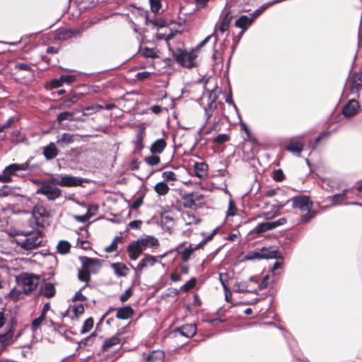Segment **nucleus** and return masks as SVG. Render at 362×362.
Instances as JSON below:
<instances>
[{"label":"nucleus","mask_w":362,"mask_h":362,"mask_svg":"<svg viewBox=\"0 0 362 362\" xmlns=\"http://www.w3.org/2000/svg\"><path fill=\"white\" fill-rule=\"evenodd\" d=\"M83 183L82 179L67 175H60L40 182V186L36 194L45 195L48 200H55L61 196V189L54 185L62 187H76Z\"/></svg>","instance_id":"obj_1"},{"label":"nucleus","mask_w":362,"mask_h":362,"mask_svg":"<svg viewBox=\"0 0 362 362\" xmlns=\"http://www.w3.org/2000/svg\"><path fill=\"white\" fill-rule=\"evenodd\" d=\"M214 39V43L218 41L217 36L214 33L207 36L194 49L187 52L180 49L173 50V56L175 60L182 66L192 68L197 65L196 59L198 57L199 50L211 39Z\"/></svg>","instance_id":"obj_2"},{"label":"nucleus","mask_w":362,"mask_h":362,"mask_svg":"<svg viewBox=\"0 0 362 362\" xmlns=\"http://www.w3.org/2000/svg\"><path fill=\"white\" fill-rule=\"evenodd\" d=\"M42 241L43 237L39 230L20 232L15 237L16 243L25 250H32L39 247Z\"/></svg>","instance_id":"obj_3"},{"label":"nucleus","mask_w":362,"mask_h":362,"mask_svg":"<svg viewBox=\"0 0 362 362\" xmlns=\"http://www.w3.org/2000/svg\"><path fill=\"white\" fill-rule=\"evenodd\" d=\"M158 245V240L153 236L138 239L128 246L127 252L129 257L132 260H136L147 247L157 246Z\"/></svg>","instance_id":"obj_4"},{"label":"nucleus","mask_w":362,"mask_h":362,"mask_svg":"<svg viewBox=\"0 0 362 362\" xmlns=\"http://www.w3.org/2000/svg\"><path fill=\"white\" fill-rule=\"evenodd\" d=\"M16 283L18 287L21 288L24 294L28 295L36 289L40 283V276L22 273L16 276Z\"/></svg>","instance_id":"obj_5"},{"label":"nucleus","mask_w":362,"mask_h":362,"mask_svg":"<svg viewBox=\"0 0 362 362\" xmlns=\"http://www.w3.org/2000/svg\"><path fill=\"white\" fill-rule=\"evenodd\" d=\"M83 268L78 272V279L85 282L90 280V273L95 272L100 267L99 261L87 257H81Z\"/></svg>","instance_id":"obj_6"},{"label":"nucleus","mask_w":362,"mask_h":362,"mask_svg":"<svg viewBox=\"0 0 362 362\" xmlns=\"http://www.w3.org/2000/svg\"><path fill=\"white\" fill-rule=\"evenodd\" d=\"M30 168L29 162H25L21 164L13 163L5 168L2 174L0 175L1 182H12V175L20 176L18 173V171L28 170Z\"/></svg>","instance_id":"obj_7"},{"label":"nucleus","mask_w":362,"mask_h":362,"mask_svg":"<svg viewBox=\"0 0 362 362\" xmlns=\"http://www.w3.org/2000/svg\"><path fill=\"white\" fill-rule=\"evenodd\" d=\"M216 99L217 95L214 90H206L202 95L201 100L206 115V121L212 116L216 108Z\"/></svg>","instance_id":"obj_8"},{"label":"nucleus","mask_w":362,"mask_h":362,"mask_svg":"<svg viewBox=\"0 0 362 362\" xmlns=\"http://www.w3.org/2000/svg\"><path fill=\"white\" fill-rule=\"evenodd\" d=\"M278 254L279 252L276 250L262 247L249 252L246 256V259L250 260L255 259H276L278 257Z\"/></svg>","instance_id":"obj_9"},{"label":"nucleus","mask_w":362,"mask_h":362,"mask_svg":"<svg viewBox=\"0 0 362 362\" xmlns=\"http://www.w3.org/2000/svg\"><path fill=\"white\" fill-rule=\"evenodd\" d=\"M98 20H90L87 25H84L83 27L79 30H59L57 35L56 37L59 40H66L67 39L71 38L74 35H79L82 32L84 31V30L90 28L92 25L95 24Z\"/></svg>","instance_id":"obj_10"},{"label":"nucleus","mask_w":362,"mask_h":362,"mask_svg":"<svg viewBox=\"0 0 362 362\" xmlns=\"http://www.w3.org/2000/svg\"><path fill=\"white\" fill-rule=\"evenodd\" d=\"M291 201L293 208L298 209L302 212L308 211L312 207V202L306 196L295 197Z\"/></svg>","instance_id":"obj_11"},{"label":"nucleus","mask_w":362,"mask_h":362,"mask_svg":"<svg viewBox=\"0 0 362 362\" xmlns=\"http://www.w3.org/2000/svg\"><path fill=\"white\" fill-rule=\"evenodd\" d=\"M286 222L285 218H281L272 222H264L259 223L254 229L255 233H261L276 228L280 226L284 225Z\"/></svg>","instance_id":"obj_12"},{"label":"nucleus","mask_w":362,"mask_h":362,"mask_svg":"<svg viewBox=\"0 0 362 362\" xmlns=\"http://www.w3.org/2000/svg\"><path fill=\"white\" fill-rule=\"evenodd\" d=\"M349 89L352 94L358 95L362 88V74L356 73L349 79Z\"/></svg>","instance_id":"obj_13"},{"label":"nucleus","mask_w":362,"mask_h":362,"mask_svg":"<svg viewBox=\"0 0 362 362\" xmlns=\"http://www.w3.org/2000/svg\"><path fill=\"white\" fill-rule=\"evenodd\" d=\"M360 105L358 102L352 99L350 100L342 110V114L345 117L349 118L356 115L358 111Z\"/></svg>","instance_id":"obj_14"},{"label":"nucleus","mask_w":362,"mask_h":362,"mask_svg":"<svg viewBox=\"0 0 362 362\" xmlns=\"http://www.w3.org/2000/svg\"><path fill=\"white\" fill-rule=\"evenodd\" d=\"M255 283L250 278L247 281L237 282L234 284V291L237 293H256L257 290L250 286V284Z\"/></svg>","instance_id":"obj_15"},{"label":"nucleus","mask_w":362,"mask_h":362,"mask_svg":"<svg viewBox=\"0 0 362 362\" xmlns=\"http://www.w3.org/2000/svg\"><path fill=\"white\" fill-rule=\"evenodd\" d=\"M253 23L252 18L250 17V16L243 15L238 18L235 22V25L236 27L240 28L243 29L240 34V37L243 34L245 30Z\"/></svg>","instance_id":"obj_16"},{"label":"nucleus","mask_w":362,"mask_h":362,"mask_svg":"<svg viewBox=\"0 0 362 362\" xmlns=\"http://www.w3.org/2000/svg\"><path fill=\"white\" fill-rule=\"evenodd\" d=\"M177 332L186 337H192L197 332V327L193 324H187L177 329Z\"/></svg>","instance_id":"obj_17"},{"label":"nucleus","mask_w":362,"mask_h":362,"mask_svg":"<svg viewBox=\"0 0 362 362\" xmlns=\"http://www.w3.org/2000/svg\"><path fill=\"white\" fill-rule=\"evenodd\" d=\"M43 155L47 160H52L58 155V150L54 143L50 142L43 148Z\"/></svg>","instance_id":"obj_18"},{"label":"nucleus","mask_w":362,"mask_h":362,"mask_svg":"<svg viewBox=\"0 0 362 362\" xmlns=\"http://www.w3.org/2000/svg\"><path fill=\"white\" fill-rule=\"evenodd\" d=\"M166 145L164 139H158L151 144L150 151L152 154H160L164 151Z\"/></svg>","instance_id":"obj_19"},{"label":"nucleus","mask_w":362,"mask_h":362,"mask_svg":"<svg viewBox=\"0 0 362 362\" xmlns=\"http://www.w3.org/2000/svg\"><path fill=\"white\" fill-rule=\"evenodd\" d=\"M133 308L129 305H127L117 309L116 317L120 320H127L128 318H130L133 315Z\"/></svg>","instance_id":"obj_20"},{"label":"nucleus","mask_w":362,"mask_h":362,"mask_svg":"<svg viewBox=\"0 0 362 362\" xmlns=\"http://www.w3.org/2000/svg\"><path fill=\"white\" fill-rule=\"evenodd\" d=\"M288 202H289V200L281 201L279 204H274L272 206V211L264 212L261 216L267 220L272 219L276 216L278 211L280 210L284 205H286Z\"/></svg>","instance_id":"obj_21"},{"label":"nucleus","mask_w":362,"mask_h":362,"mask_svg":"<svg viewBox=\"0 0 362 362\" xmlns=\"http://www.w3.org/2000/svg\"><path fill=\"white\" fill-rule=\"evenodd\" d=\"M195 175L199 178H203L207 175L208 165L204 162H196L194 165Z\"/></svg>","instance_id":"obj_22"},{"label":"nucleus","mask_w":362,"mask_h":362,"mask_svg":"<svg viewBox=\"0 0 362 362\" xmlns=\"http://www.w3.org/2000/svg\"><path fill=\"white\" fill-rule=\"evenodd\" d=\"M67 315H70L71 318H78L84 313V307L82 304H74L69 307L66 311Z\"/></svg>","instance_id":"obj_23"},{"label":"nucleus","mask_w":362,"mask_h":362,"mask_svg":"<svg viewBox=\"0 0 362 362\" xmlns=\"http://www.w3.org/2000/svg\"><path fill=\"white\" fill-rule=\"evenodd\" d=\"M305 144L302 141H291L286 146V149L298 156L302 152Z\"/></svg>","instance_id":"obj_24"},{"label":"nucleus","mask_w":362,"mask_h":362,"mask_svg":"<svg viewBox=\"0 0 362 362\" xmlns=\"http://www.w3.org/2000/svg\"><path fill=\"white\" fill-rule=\"evenodd\" d=\"M111 267L117 276H126L129 272L127 267L122 262L112 263Z\"/></svg>","instance_id":"obj_25"},{"label":"nucleus","mask_w":362,"mask_h":362,"mask_svg":"<svg viewBox=\"0 0 362 362\" xmlns=\"http://www.w3.org/2000/svg\"><path fill=\"white\" fill-rule=\"evenodd\" d=\"M165 354L161 350L151 351L146 358V362H164Z\"/></svg>","instance_id":"obj_26"},{"label":"nucleus","mask_w":362,"mask_h":362,"mask_svg":"<svg viewBox=\"0 0 362 362\" xmlns=\"http://www.w3.org/2000/svg\"><path fill=\"white\" fill-rule=\"evenodd\" d=\"M56 289L54 286L51 283H45L40 287V293L47 297L52 298L55 295Z\"/></svg>","instance_id":"obj_27"},{"label":"nucleus","mask_w":362,"mask_h":362,"mask_svg":"<svg viewBox=\"0 0 362 362\" xmlns=\"http://www.w3.org/2000/svg\"><path fill=\"white\" fill-rule=\"evenodd\" d=\"M75 135L69 133H63L61 136H58L57 139V144L64 147L66 145L74 143Z\"/></svg>","instance_id":"obj_28"},{"label":"nucleus","mask_w":362,"mask_h":362,"mask_svg":"<svg viewBox=\"0 0 362 362\" xmlns=\"http://www.w3.org/2000/svg\"><path fill=\"white\" fill-rule=\"evenodd\" d=\"M156 257L151 255H146L137 265L136 269L139 272L148 267H152L156 263Z\"/></svg>","instance_id":"obj_29"},{"label":"nucleus","mask_w":362,"mask_h":362,"mask_svg":"<svg viewBox=\"0 0 362 362\" xmlns=\"http://www.w3.org/2000/svg\"><path fill=\"white\" fill-rule=\"evenodd\" d=\"M33 216L37 220L36 222L39 223L40 218L48 216V211L42 205L35 206L33 210Z\"/></svg>","instance_id":"obj_30"},{"label":"nucleus","mask_w":362,"mask_h":362,"mask_svg":"<svg viewBox=\"0 0 362 362\" xmlns=\"http://www.w3.org/2000/svg\"><path fill=\"white\" fill-rule=\"evenodd\" d=\"M145 127L144 125H141L136 135V139L134 143L136 148L139 150H141L144 148L143 140L145 134Z\"/></svg>","instance_id":"obj_31"},{"label":"nucleus","mask_w":362,"mask_h":362,"mask_svg":"<svg viewBox=\"0 0 362 362\" xmlns=\"http://www.w3.org/2000/svg\"><path fill=\"white\" fill-rule=\"evenodd\" d=\"M92 209H93L94 211H98V206H96V205L90 206L88 209V211H87L86 214L82 215V216L75 215L74 216V219L76 221H78V222H81V223H86V221H88L93 216V214L90 213V211H91Z\"/></svg>","instance_id":"obj_32"},{"label":"nucleus","mask_w":362,"mask_h":362,"mask_svg":"<svg viewBox=\"0 0 362 362\" xmlns=\"http://www.w3.org/2000/svg\"><path fill=\"white\" fill-rule=\"evenodd\" d=\"M232 17L230 16L229 13H227L226 16L223 18L221 21V23L218 27V30L223 34L227 32Z\"/></svg>","instance_id":"obj_33"},{"label":"nucleus","mask_w":362,"mask_h":362,"mask_svg":"<svg viewBox=\"0 0 362 362\" xmlns=\"http://www.w3.org/2000/svg\"><path fill=\"white\" fill-rule=\"evenodd\" d=\"M139 54L145 58H157L158 55L157 52L152 48L147 47H140Z\"/></svg>","instance_id":"obj_34"},{"label":"nucleus","mask_w":362,"mask_h":362,"mask_svg":"<svg viewBox=\"0 0 362 362\" xmlns=\"http://www.w3.org/2000/svg\"><path fill=\"white\" fill-rule=\"evenodd\" d=\"M154 190L158 195L164 196L168 193L170 188L165 182H160L154 186Z\"/></svg>","instance_id":"obj_35"},{"label":"nucleus","mask_w":362,"mask_h":362,"mask_svg":"<svg viewBox=\"0 0 362 362\" xmlns=\"http://www.w3.org/2000/svg\"><path fill=\"white\" fill-rule=\"evenodd\" d=\"M120 343V339L117 335L113 336L107 339H106L103 346V349L104 351H108L113 346L118 345Z\"/></svg>","instance_id":"obj_36"},{"label":"nucleus","mask_w":362,"mask_h":362,"mask_svg":"<svg viewBox=\"0 0 362 362\" xmlns=\"http://www.w3.org/2000/svg\"><path fill=\"white\" fill-rule=\"evenodd\" d=\"M122 237H120V236L115 237L112 243L110 245L105 247L104 250L107 253H110V252L117 251V245L119 243H122Z\"/></svg>","instance_id":"obj_37"},{"label":"nucleus","mask_w":362,"mask_h":362,"mask_svg":"<svg viewBox=\"0 0 362 362\" xmlns=\"http://www.w3.org/2000/svg\"><path fill=\"white\" fill-rule=\"evenodd\" d=\"M24 294L23 291L21 288H13L11 289V291L8 293V297L10 298L11 300L16 301L22 298V295Z\"/></svg>","instance_id":"obj_38"},{"label":"nucleus","mask_w":362,"mask_h":362,"mask_svg":"<svg viewBox=\"0 0 362 362\" xmlns=\"http://www.w3.org/2000/svg\"><path fill=\"white\" fill-rule=\"evenodd\" d=\"M57 120L59 123L64 120L74 121L75 120L74 112H62L57 115Z\"/></svg>","instance_id":"obj_39"},{"label":"nucleus","mask_w":362,"mask_h":362,"mask_svg":"<svg viewBox=\"0 0 362 362\" xmlns=\"http://www.w3.org/2000/svg\"><path fill=\"white\" fill-rule=\"evenodd\" d=\"M71 245L68 241L61 240L57 245V251L60 254H66L69 252Z\"/></svg>","instance_id":"obj_40"},{"label":"nucleus","mask_w":362,"mask_h":362,"mask_svg":"<svg viewBox=\"0 0 362 362\" xmlns=\"http://www.w3.org/2000/svg\"><path fill=\"white\" fill-rule=\"evenodd\" d=\"M195 250L194 247L193 248L192 247V245H189L188 247H187L186 248H185V250L182 252L180 251H178V252L181 253L182 254V261L184 262H187L192 254L193 253V252Z\"/></svg>","instance_id":"obj_41"},{"label":"nucleus","mask_w":362,"mask_h":362,"mask_svg":"<svg viewBox=\"0 0 362 362\" xmlns=\"http://www.w3.org/2000/svg\"><path fill=\"white\" fill-rule=\"evenodd\" d=\"M80 98V96L77 95H72L69 99L66 100L62 104L59 105V106L56 107L55 108L57 109H62L64 107H70L69 103H76L77 100Z\"/></svg>","instance_id":"obj_42"},{"label":"nucleus","mask_w":362,"mask_h":362,"mask_svg":"<svg viewBox=\"0 0 362 362\" xmlns=\"http://www.w3.org/2000/svg\"><path fill=\"white\" fill-rule=\"evenodd\" d=\"M93 323L94 322L92 317L86 319L83 322V327L81 329V333L86 334L88 332L93 328Z\"/></svg>","instance_id":"obj_43"},{"label":"nucleus","mask_w":362,"mask_h":362,"mask_svg":"<svg viewBox=\"0 0 362 362\" xmlns=\"http://www.w3.org/2000/svg\"><path fill=\"white\" fill-rule=\"evenodd\" d=\"M13 337V332L11 331H8L3 334H0V344L6 345L9 344Z\"/></svg>","instance_id":"obj_44"},{"label":"nucleus","mask_w":362,"mask_h":362,"mask_svg":"<svg viewBox=\"0 0 362 362\" xmlns=\"http://www.w3.org/2000/svg\"><path fill=\"white\" fill-rule=\"evenodd\" d=\"M160 157L155 154L145 158V162L151 166L157 165L160 163Z\"/></svg>","instance_id":"obj_45"},{"label":"nucleus","mask_w":362,"mask_h":362,"mask_svg":"<svg viewBox=\"0 0 362 362\" xmlns=\"http://www.w3.org/2000/svg\"><path fill=\"white\" fill-rule=\"evenodd\" d=\"M197 283V280L195 278H192L190 280L187 281L182 287L181 290L185 292H187L189 290L192 289Z\"/></svg>","instance_id":"obj_46"},{"label":"nucleus","mask_w":362,"mask_h":362,"mask_svg":"<svg viewBox=\"0 0 362 362\" xmlns=\"http://www.w3.org/2000/svg\"><path fill=\"white\" fill-rule=\"evenodd\" d=\"M347 192H348V189H344L341 193L332 196V200L334 203H341L342 201H344L346 199Z\"/></svg>","instance_id":"obj_47"},{"label":"nucleus","mask_w":362,"mask_h":362,"mask_svg":"<svg viewBox=\"0 0 362 362\" xmlns=\"http://www.w3.org/2000/svg\"><path fill=\"white\" fill-rule=\"evenodd\" d=\"M184 206L186 208L193 209L197 206V204L194 203L193 199L189 194L184 199Z\"/></svg>","instance_id":"obj_48"},{"label":"nucleus","mask_w":362,"mask_h":362,"mask_svg":"<svg viewBox=\"0 0 362 362\" xmlns=\"http://www.w3.org/2000/svg\"><path fill=\"white\" fill-rule=\"evenodd\" d=\"M182 217L184 220L186 221L187 224H197L199 222L194 216L190 215L188 212L183 213Z\"/></svg>","instance_id":"obj_49"},{"label":"nucleus","mask_w":362,"mask_h":362,"mask_svg":"<svg viewBox=\"0 0 362 362\" xmlns=\"http://www.w3.org/2000/svg\"><path fill=\"white\" fill-rule=\"evenodd\" d=\"M237 208L234 202L230 199L228 203V208L227 210V216H234L236 214Z\"/></svg>","instance_id":"obj_50"},{"label":"nucleus","mask_w":362,"mask_h":362,"mask_svg":"<svg viewBox=\"0 0 362 362\" xmlns=\"http://www.w3.org/2000/svg\"><path fill=\"white\" fill-rule=\"evenodd\" d=\"M162 177L165 181H175L177 179L175 173L173 171H164L162 173Z\"/></svg>","instance_id":"obj_51"},{"label":"nucleus","mask_w":362,"mask_h":362,"mask_svg":"<svg viewBox=\"0 0 362 362\" xmlns=\"http://www.w3.org/2000/svg\"><path fill=\"white\" fill-rule=\"evenodd\" d=\"M44 314H41L37 318H35L32 323V329L35 331L45 320Z\"/></svg>","instance_id":"obj_52"},{"label":"nucleus","mask_w":362,"mask_h":362,"mask_svg":"<svg viewBox=\"0 0 362 362\" xmlns=\"http://www.w3.org/2000/svg\"><path fill=\"white\" fill-rule=\"evenodd\" d=\"M230 136L226 134H218L214 139V142L217 143L218 144H222L228 141H229Z\"/></svg>","instance_id":"obj_53"},{"label":"nucleus","mask_w":362,"mask_h":362,"mask_svg":"<svg viewBox=\"0 0 362 362\" xmlns=\"http://www.w3.org/2000/svg\"><path fill=\"white\" fill-rule=\"evenodd\" d=\"M133 294V291L131 288H127L124 293H122L119 299L122 302H126Z\"/></svg>","instance_id":"obj_54"},{"label":"nucleus","mask_w":362,"mask_h":362,"mask_svg":"<svg viewBox=\"0 0 362 362\" xmlns=\"http://www.w3.org/2000/svg\"><path fill=\"white\" fill-rule=\"evenodd\" d=\"M151 8L153 12L157 13L160 8V0H150Z\"/></svg>","instance_id":"obj_55"},{"label":"nucleus","mask_w":362,"mask_h":362,"mask_svg":"<svg viewBox=\"0 0 362 362\" xmlns=\"http://www.w3.org/2000/svg\"><path fill=\"white\" fill-rule=\"evenodd\" d=\"M284 177V175L281 170L279 169L274 171L273 178L274 180L277 182L281 181L283 180Z\"/></svg>","instance_id":"obj_56"},{"label":"nucleus","mask_w":362,"mask_h":362,"mask_svg":"<svg viewBox=\"0 0 362 362\" xmlns=\"http://www.w3.org/2000/svg\"><path fill=\"white\" fill-rule=\"evenodd\" d=\"M16 69L19 70H25L30 71L32 70V68L30 64L27 63H17L15 66Z\"/></svg>","instance_id":"obj_57"},{"label":"nucleus","mask_w":362,"mask_h":362,"mask_svg":"<svg viewBox=\"0 0 362 362\" xmlns=\"http://www.w3.org/2000/svg\"><path fill=\"white\" fill-rule=\"evenodd\" d=\"M11 192V189L7 186L4 185L0 188V197H4L10 194Z\"/></svg>","instance_id":"obj_58"},{"label":"nucleus","mask_w":362,"mask_h":362,"mask_svg":"<svg viewBox=\"0 0 362 362\" xmlns=\"http://www.w3.org/2000/svg\"><path fill=\"white\" fill-rule=\"evenodd\" d=\"M62 83L70 84L75 81V76L71 75H63L61 76Z\"/></svg>","instance_id":"obj_59"},{"label":"nucleus","mask_w":362,"mask_h":362,"mask_svg":"<svg viewBox=\"0 0 362 362\" xmlns=\"http://www.w3.org/2000/svg\"><path fill=\"white\" fill-rule=\"evenodd\" d=\"M193 199L194 203L197 202H202L204 199V196L199 192H194L189 194Z\"/></svg>","instance_id":"obj_60"},{"label":"nucleus","mask_w":362,"mask_h":362,"mask_svg":"<svg viewBox=\"0 0 362 362\" xmlns=\"http://www.w3.org/2000/svg\"><path fill=\"white\" fill-rule=\"evenodd\" d=\"M224 293H225V298L226 300L228 303L231 302L232 300V293L230 291L228 286H225Z\"/></svg>","instance_id":"obj_61"},{"label":"nucleus","mask_w":362,"mask_h":362,"mask_svg":"<svg viewBox=\"0 0 362 362\" xmlns=\"http://www.w3.org/2000/svg\"><path fill=\"white\" fill-rule=\"evenodd\" d=\"M219 280L223 286V289H225V286H227V274L224 273H221L219 274Z\"/></svg>","instance_id":"obj_62"},{"label":"nucleus","mask_w":362,"mask_h":362,"mask_svg":"<svg viewBox=\"0 0 362 362\" xmlns=\"http://www.w3.org/2000/svg\"><path fill=\"white\" fill-rule=\"evenodd\" d=\"M150 75H151V73L148 71L139 72L136 74V78L139 80H144V79L148 78L150 76Z\"/></svg>","instance_id":"obj_63"},{"label":"nucleus","mask_w":362,"mask_h":362,"mask_svg":"<svg viewBox=\"0 0 362 362\" xmlns=\"http://www.w3.org/2000/svg\"><path fill=\"white\" fill-rule=\"evenodd\" d=\"M209 0H196V6L198 9L204 8Z\"/></svg>","instance_id":"obj_64"}]
</instances>
